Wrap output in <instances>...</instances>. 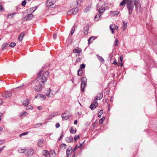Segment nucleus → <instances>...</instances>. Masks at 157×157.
<instances>
[{"label": "nucleus", "instance_id": "nucleus-60", "mask_svg": "<svg viewBox=\"0 0 157 157\" xmlns=\"http://www.w3.org/2000/svg\"><path fill=\"white\" fill-rule=\"evenodd\" d=\"M78 123V121L77 120H75L74 121V124H77Z\"/></svg>", "mask_w": 157, "mask_h": 157}, {"label": "nucleus", "instance_id": "nucleus-53", "mask_svg": "<svg viewBox=\"0 0 157 157\" xmlns=\"http://www.w3.org/2000/svg\"><path fill=\"white\" fill-rule=\"evenodd\" d=\"M118 43V40L117 39H116L115 41V44L116 46H117Z\"/></svg>", "mask_w": 157, "mask_h": 157}, {"label": "nucleus", "instance_id": "nucleus-64", "mask_svg": "<svg viewBox=\"0 0 157 157\" xmlns=\"http://www.w3.org/2000/svg\"><path fill=\"white\" fill-rule=\"evenodd\" d=\"M113 97L112 98V97H111V98H110V101H113Z\"/></svg>", "mask_w": 157, "mask_h": 157}, {"label": "nucleus", "instance_id": "nucleus-17", "mask_svg": "<svg viewBox=\"0 0 157 157\" xmlns=\"http://www.w3.org/2000/svg\"><path fill=\"white\" fill-rule=\"evenodd\" d=\"M98 59L101 62V63H104L105 61L103 58L99 56L98 55H97Z\"/></svg>", "mask_w": 157, "mask_h": 157}, {"label": "nucleus", "instance_id": "nucleus-21", "mask_svg": "<svg viewBox=\"0 0 157 157\" xmlns=\"http://www.w3.org/2000/svg\"><path fill=\"white\" fill-rule=\"evenodd\" d=\"M66 141L68 143H70L73 141V139L72 137H68L66 139Z\"/></svg>", "mask_w": 157, "mask_h": 157}, {"label": "nucleus", "instance_id": "nucleus-31", "mask_svg": "<svg viewBox=\"0 0 157 157\" xmlns=\"http://www.w3.org/2000/svg\"><path fill=\"white\" fill-rule=\"evenodd\" d=\"M101 17V16L100 14V13H99L98 14L96 15L94 17V19H96V18H98V19L97 20V21L98 20V19Z\"/></svg>", "mask_w": 157, "mask_h": 157}, {"label": "nucleus", "instance_id": "nucleus-43", "mask_svg": "<svg viewBox=\"0 0 157 157\" xmlns=\"http://www.w3.org/2000/svg\"><path fill=\"white\" fill-rule=\"evenodd\" d=\"M28 132H24L22 133L21 134H20L19 136L21 137L22 136L27 135L28 134Z\"/></svg>", "mask_w": 157, "mask_h": 157}, {"label": "nucleus", "instance_id": "nucleus-25", "mask_svg": "<svg viewBox=\"0 0 157 157\" xmlns=\"http://www.w3.org/2000/svg\"><path fill=\"white\" fill-rule=\"evenodd\" d=\"M105 10L104 8H100L98 10V12L100 13H103Z\"/></svg>", "mask_w": 157, "mask_h": 157}, {"label": "nucleus", "instance_id": "nucleus-46", "mask_svg": "<svg viewBox=\"0 0 157 157\" xmlns=\"http://www.w3.org/2000/svg\"><path fill=\"white\" fill-rule=\"evenodd\" d=\"M33 107L31 106H28L27 108H26V110H29V109H31V110H32L33 109Z\"/></svg>", "mask_w": 157, "mask_h": 157}, {"label": "nucleus", "instance_id": "nucleus-27", "mask_svg": "<svg viewBox=\"0 0 157 157\" xmlns=\"http://www.w3.org/2000/svg\"><path fill=\"white\" fill-rule=\"evenodd\" d=\"M7 47H8V44L6 43H4L2 46V49L3 50L5 48H6Z\"/></svg>", "mask_w": 157, "mask_h": 157}, {"label": "nucleus", "instance_id": "nucleus-49", "mask_svg": "<svg viewBox=\"0 0 157 157\" xmlns=\"http://www.w3.org/2000/svg\"><path fill=\"white\" fill-rule=\"evenodd\" d=\"M67 145L65 144H61V147H64V149L66 147Z\"/></svg>", "mask_w": 157, "mask_h": 157}, {"label": "nucleus", "instance_id": "nucleus-59", "mask_svg": "<svg viewBox=\"0 0 157 157\" xmlns=\"http://www.w3.org/2000/svg\"><path fill=\"white\" fill-rule=\"evenodd\" d=\"M88 33V31L87 30H86L84 32V34L85 35H86Z\"/></svg>", "mask_w": 157, "mask_h": 157}, {"label": "nucleus", "instance_id": "nucleus-1", "mask_svg": "<svg viewBox=\"0 0 157 157\" xmlns=\"http://www.w3.org/2000/svg\"><path fill=\"white\" fill-rule=\"evenodd\" d=\"M49 75L48 71L43 72V71L39 72L37 78L34 81L33 83L35 85L34 89L37 92L42 90L43 86L47 81L46 78Z\"/></svg>", "mask_w": 157, "mask_h": 157}, {"label": "nucleus", "instance_id": "nucleus-39", "mask_svg": "<svg viewBox=\"0 0 157 157\" xmlns=\"http://www.w3.org/2000/svg\"><path fill=\"white\" fill-rule=\"evenodd\" d=\"M86 67V65L82 63V64L80 66V67L79 69H84Z\"/></svg>", "mask_w": 157, "mask_h": 157}, {"label": "nucleus", "instance_id": "nucleus-24", "mask_svg": "<svg viewBox=\"0 0 157 157\" xmlns=\"http://www.w3.org/2000/svg\"><path fill=\"white\" fill-rule=\"evenodd\" d=\"M42 153L43 155L46 156V157H48L47 156L49 155V151L47 150H44L43 151Z\"/></svg>", "mask_w": 157, "mask_h": 157}, {"label": "nucleus", "instance_id": "nucleus-36", "mask_svg": "<svg viewBox=\"0 0 157 157\" xmlns=\"http://www.w3.org/2000/svg\"><path fill=\"white\" fill-rule=\"evenodd\" d=\"M105 119V118L104 117H103L100 119L99 120V123L100 124H102L103 123V121Z\"/></svg>", "mask_w": 157, "mask_h": 157}, {"label": "nucleus", "instance_id": "nucleus-34", "mask_svg": "<svg viewBox=\"0 0 157 157\" xmlns=\"http://www.w3.org/2000/svg\"><path fill=\"white\" fill-rule=\"evenodd\" d=\"M16 44L14 42H11L10 44V46L11 47L13 48L16 46Z\"/></svg>", "mask_w": 157, "mask_h": 157}, {"label": "nucleus", "instance_id": "nucleus-9", "mask_svg": "<svg viewBox=\"0 0 157 157\" xmlns=\"http://www.w3.org/2000/svg\"><path fill=\"white\" fill-rule=\"evenodd\" d=\"M12 93L10 91H6L2 94V96L4 98H9L12 96Z\"/></svg>", "mask_w": 157, "mask_h": 157}, {"label": "nucleus", "instance_id": "nucleus-8", "mask_svg": "<svg viewBox=\"0 0 157 157\" xmlns=\"http://www.w3.org/2000/svg\"><path fill=\"white\" fill-rule=\"evenodd\" d=\"M81 82L82 85L84 87H85L87 86V79L84 77H82L81 79Z\"/></svg>", "mask_w": 157, "mask_h": 157}, {"label": "nucleus", "instance_id": "nucleus-58", "mask_svg": "<svg viewBox=\"0 0 157 157\" xmlns=\"http://www.w3.org/2000/svg\"><path fill=\"white\" fill-rule=\"evenodd\" d=\"M78 145H77L74 149L73 152H75V151L76 150L77 148L78 147Z\"/></svg>", "mask_w": 157, "mask_h": 157}, {"label": "nucleus", "instance_id": "nucleus-47", "mask_svg": "<svg viewBox=\"0 0 157 157\" xmlns=\"http://www.w3.org/2000/svg\"><path fill=\"white\" fill-rule=\"evenodd\" d=\"M75 26L73 27L72 29V31H71V35H72L75 32Z\"/></svg>", "mask_w": 157, "mask_h": 157}, {"label": "nucleus", "instance_id": "nucleus-6", "mask_svg": "<svg viewBox=\"0 0 157 157\" xmlns=\"http://www.w3.org/2000/svg\"><path fill=\"white\" fill-rule=\"evenodd\" d=\"M73 150L71 147H69L67 149L66 151V153L67 156L69 157V155H71L72 153Z\"/></svg>", "mask_w": 157, "mask_h": 157}, {"label": "nucleus", "instance_id": "nucleus-50", "mask_svg": "<svg viewBox=\"0 0 157 157\" xmlns=\"http://www.w3.org/2000/svg\"><path fill=\"white\" fill-rule=\"evenodd\" d=\"M94 100L95 101H97V100H100V99H99L98 95V96H96L95 97Z\"/></svg>", "mask_w": 157, "mask_h": 157}, {"label": "nucleus", "instance_id": "nucleus-23", "mask_svg": "<svg viewBox=\"0 0 157 157\" xmlns=\"http://www.w3.org/2000/svg\"><path fill=\"white\" fill-rule=\"evenodd\" d=\"M111 13L114 16H117L120 13L119 12L117 11H111Z\"/></svg>", "mask_w": 157, "mask_h": 157}, {"label": "nucleus", "instance_id": "nucleus-16", "mask_svg": "<svg viewBox=\"0 0 157 157\" xmlns=\"http://www.w3.org/2000/svg\"><path fill=\"white\" fill-rule=\"evenodd\" d=\"M44 142V140H39L37 143V145L38 146L40 147H42L43 146V144Z\"/></svg>", "mask_w": 157, "mask_h": 157}, {"label": "nucleus", "instance_id": "nucleus-63", "mask_svg": "<svg viewBox=\"0 0 157 157\" xmlns=\"http://www.w3.org/2000/svg\"><path fill=\"white\" fill-rule=\"evenodd\" d=\"M37 109L39 110L42 109V107L41 106H38L37 107Z\"/></svg>", "mask_w": 157, "mask_h": 157}, {"label": "nucleus", "instance_id": "nucleus-29", "mask_svg": "<svg viewBox=\"0 0 157 157\" xmlns=\"http://www.w3.org/2000/svg\"><path fill=\"white\" fill-rule=\"evenodd\" d=\"M82 74V69H79L78 71V75L79 76H81Z\"/></svg>", "mask_w": 157, "mask_h": 157}, {"label": "nucleus", "instance_id": "nucleus-22", "mask_svg": "<svg viewBox=\"0 0 157 157\" xmlns=\"http://www.w3.org/2000/svg\"><path fill=\"white\" fill-rule=\"evenodd\" d=\"M22 103L24 106H26L29 104V100L28 99H26V100L23 101Z\"/></svg>", "mask_w": 157, "mask_h": 157}, {"label": "nucleus", "instance_id": "nucleus-13", "mask_svg": "<svg viewBox=\"0 0 157 157\" xmlns=\"http://www.w3.org/2000/svg\"><path fill=\"white\" fill-rule=\"evenodd\" d=\"M49 157H55V153L53 150H51L50 152H49Z\"/></svg>", "mask_w": 157, "mask_h": 157}, {"label": "nucleus", "instance_id": "nucleus-5", "mask_svg": "<svg viewBox=\"0 0 157 157\" xmlns=\"http://www.w3.org/2000/svg\"><path fill=\"white\" fill-rule=\"evenodd\" d=\"M26 155L28 157L31 156L34 154V151L32 149H29L26 150Z\"/></svg>", "mask_w": 157, "mask_h": 157}, {"label": "nucleus", "instance_id": "nucleus-62", "mask_svg": "<svg viewBox=\"0 0 157 157\" xmlns=\"http://www.w3.org/2000/svg\"><path fill=\"white\" fill-rule=\"evenodd\" d=\"M120 59L121 61H122L123 60V58L122 57L120 56Z\"/></svg>", "mask_w": 157, "mask_h": 157}, {"label": "nucleus", "instance_id": "nucleus-33", "mask_svg": "<svg viewBox=\"0 0 157 157\" xmlns=\"http://www.w3.org/2000/svg\"><path fill=\"white\" fill-rule=\"evenodd\" d=\"M37 97H40V98H45V97L44 95L41 94H39L38 95H37L36 98Z\"/></svg>", "mask_w": 157, "mask_h": 157}, {"label": "nucleus", "instance_id": "nucleus-35", "mask_svg": "<svg viewBox=\"0 0 157 157\" xmlns=\"http://www.w3.org/2000/svg\"><path fill=\"white\" fill-rule=\"evenodd\" d=\"M127 23L124 22H123V30H124L127 27Z\"/></svg>", "mask_w": 157, "mask_h": 157}, {"label": "nucleus", "instance_id": "nucleus-14", "mask_svg": "<svg viewBox=\"0 0 157 157\" xmlns=\"http://www.w3.org/2000/svg\"><path fill=\"white\" fill-rule=\"evenodd\" d=\"M82 52V50L79 48H77L73 50V52L74 53H77L79 54Z\"/></svg>", "mask_w": 157, "mask_h": 157}, {"label": "nucleus", "instance_id": "nucleus-3", "mask_svg": "<svg viewBox=\"0 0 157 157\" xmlns=\"http://www.w3.org/2000/svg\"><path fill=\"white\" fill-rule=\"evenodd\" d=\"M78 11V9L77 8H73L69 10L67 12L69 15L75 14Z\"/></svg>", "mask_w": 157, "mask_h": 157}, {"label": "nucleus", "instance_id": "nucleus-7", "mask_svg": "<svg viewBox=\"0 0 157 157\" xmlns=\"http://www.w3.org/2000/svg\"><path fill=\"white\" fill-rule=\"evenodd\" d=\"M56 1L54 0H48L46 3V6L50 7L53 5Z\"/></svg>", "mask_w": 157, "mask_h": 157}, {"label": "nucleus", "instance_id": "nucleus-57", "mask_svg": "<svg viewBox=\"0 0 157 157\" xmlns=\"http://www.w3.org/2000/svg\"><path fill=\"white\" fill-rule=\"evenodd\" d=\"M5 147V146H3L2 147H1L0 148V153L1 152V151H2L3 150V149Z\"/></svg>", "mask_w": 157, "mask_h": 157}, {"label": "nucleus", "instance_id": "nucleus-15", "mask_svg": "<svg viewBox=\"0 0 157 157\" xmlns=\"http://www.w3.org/2000/svg\"><path fill=\"white\" fill-rule=\"evenodd\" d=\"M25 36V33L24 32L21 33L19 35L18 39L20 41H21L23 40V38Z\"/></svg>", "mask_w": 157, "mask_h": 157}, {"label": "nucleus", "instance_id": "nucleus-11", "mask_svg": "<svg viewBox=\"0 0 157 157\" xmlns=\"http://www.w3.org/2000/svg\"><path fill=\"white\" fill-rule=\"evenodd\" d=\"M98 106V103L97 101H94L90 106V108L92 110L94 109Z\"/></svg>", "mask_w": 157, "mask_h": 157}, {"label": "nucleus", "instance_id": "nucleus-32", "mask_svg": "<svg viewBox=\"0 0 157 157\" xmlns=\"http://www.w3.org/2000/svg\"><path fill=\"white\" fill-rule=\"evenodd\" d=\"M103 113V110H100V111L98 113V117H101V115Z\"/></svg>", "mask_w": 157, "mask_h": 157}, {"label": "nucleus", "instance_id": "nucleus-28", "mask_svg": "<svg viewBox=\"0 0 157 157\" xmlns=\"http://www.w3.org/2000/svg\"><path fill=\"white\" fill-rule=\"evenodd\" d=\"M56 113H52L49 116L48 118L50 120L52 119L53 117H55L56 115Z\"/></svg>", "mask_w": 157, "mask_h": 157}, {"label": "nucleus", "instance_id": "nucleus-52", "mask_svg": "<svg viewBox=\"0 0 157 157\" xmlns=\"http://www.w3.org/2000/svg\"><path fill=\"white\" fill-rule=\"evenodd\" d=\"M81 91H82V92H84V88L85 87H84V86H82V84H81Z\"/></svg>", "mask_w": 157, "mask_h": 157}, {"label": "nucleus", "instance_id": "nucleus-10", "mask_svg": "<svg viewBox=\"0 0 157 157\" xmlns=\"http://www.w3.org/2000/svg\"><path fill=\"white\" fill-rule=\"evenodd\" d=\"M33 16V15L32 13L28 14L25 16L24 18L26 20H30L32 19Z\"/></svg>", "mask_w": 157, "mask_h": 157}, {"label": "nucleus", "instance_id": "nucleus-51", "mask_svg": "<svg viewBox=\"0 0 157 157\" xmlns=\"http://www.w3.org/2000/svg\"><path fill=\"white\" fill-rule=\"evenodd\" d=\"M112 63L113 64H117L118 66L119 65V64L117 63V60L115 59L113 61V63Z\"/></svg>", "mask_w": 157, "mask_h": 157}, {"label": "nucleus", "instance_id": "nucleus-2", "mask_svg": "<svg viewBox=\"0 0 157 157\" xmlns=\"http://www.w3.org/2000/svg\"><path fill=\"white\" fill-rule=\"evenodd\" d=\"M132 1H129L128 2L127 7L128 10V12L129 16L131 15L134 8V5L132 2Z\"/></svg>", "mask_w": 157, "mask_h": 157}, {"label": "nucleus", "instance_id": "nucleus-38", "mask_svg": "<svg viewBox=\"0 0 157 157\" xmlns=\"http://www.w3.org/2000/svg\"><path fill=\"white\" fill-rule=\"evenodd\" d=\"M103 97V92H101L100 94L98 95V97L99 98V99H101Z\"/></svg>", "mask_w": 157, "mask_h": 157}, {"label": "nucleus", "instance_id": "nucleus-61", "mask_svg": "<svg viewBox=\"0 0 157 157\" xmlns=\"http://www.w3.org/2000/svg\"><path fill=\"white\" fill-rule=\"evenodd\" d=\"M14 14H8L7 15V17H9L10 16H12H12Z\"/></svg>", "mask_w": 157, "mask_h": 157}, {"label": "nucleus", "instance_id": "nucleus-37", "mask_svg": "<svg viewBox=\"0 0 157 157\" xmlns=\"http://www.w3.org/2000/svg\"><path fill=\"white\" fill-rule=\"evenodd\" d=\"M42 123H38L35 124L34 125V128H37L38 127L41 126L42 125Z\"/></svg>", "mask_w": 157, "mask_h": 157}, {"label": "nucleus", "instance_id": "nucleus-48", "mask_svg": "<svg viewBox=\"0 0 157 157\" xmlns=\"http://www.w3.org/2000/svg\"><path fill=\"white\" fill-rule=\"evenodd\" d=\"M4 10V9L2 7V5L1 2H0V11H3Z\"/></svg>", "mask_w": 157, "mask_h": 157}, {"label": "nucleus", "instance_id": "nucleus-45", "mask_svg": "<svg viewBox=\"0 0 157 157\" xmlns=\"http://www.w3.org/2000/svg\"><path fill=\"white\" fill-rule=\"evenodd\" d=\"M80 138L79 136V135H78L77 136H75L74 137V139L75 140V142L77 141V139H79Z\"/></svg>", "mask_w": 157, "mask_h": 157}, {"label": "nucleus", "instance_id": "nucleus-40", "mask_svg": "<svg viewBox=\"0 0 157 157\" xmlns=\"http://www.w3.org/2000/svg\"><path fill=\"white\" fill-rule=\"evenodd\" d=\"M70 132L72 134H75L76 132V131H75V130L72 128H71L70 129Z\"/></svg>", "mask_w": 157, "mask_h": 157}, {"label": "nucleus", "instance_id": "nucleus-20", "mask_svg": "<svg viewBox=\"0 0 157 157\" xmlns=\"http://www.w3.org/2000/svg\"><path fill=\"white\" fill-rule=\"evenodd\" d=\"M129 1L128 0H123L120 3V6H124L125 4L127 3V4L128 2Z\"/></svg>", "mask_w": 157, "mask_h": 157}, {"label": "nucleus", "instance_id": "nucleus-54", "mask_svg": "<svg viewBox=\"0 0 157 157\" xmlns=\"http://www.w3.org/2000/svg\"><path fill=\"white\" fill-rule=\"evenodd\" d=\"M63 132H62V134L60 136V137L58 139V140H59L60 141L61 140V139H62V137H63Z\"/></svg>", "mask_w": 157, "mask_h": 157}, {"label": "nucleus", "instance_id": "nucleus-4", "mask_svg": "<svg viewBox=\"0 0 157 157\" xmlns=\"http://www.w3.org/2000/svg\"><path fill=\"white\" fill-rule=\"evenodd\" d=\"M134 4L137 10H140L141 9V4L139 0H134Z\"/></svg>", "mask_w": 157, "mask_h": 157}, {"label": "nucleus", "instance_id": "nucleus-44", "mask_svg": "<svg viewBox=\"0 0 157 157\" xmlns=\"http://www.w3.org/2000/svg\"><path fill=\"white\" fill-rule=\"evenodd\" d=\"M26 1L25 0H24L22 2L21 5L23 6H24L26 5Z\"/></svg>", "mask_w": 157, "mask_h": 157}, {"label": "nucleus", "instance_id": "nucleus-12", "mask_svg": "<svg viewBox=\"0 0 157 157\" xmlns=\"http://www.w3.org/2000/svg\"><path fill=\"white\" fill-rule=\"evenodd\" d=\"M53 91L52 90H51L50 88H49L48 91V92L46 93V95L48 97H50V94L52 95L53 94Z\"/></svg>", "mask_w": 157, "mask_h": 157}, {"label": "nucleus", "instance_id": "nucleus-55", "mask_svg": "<svg viewBox=\"0 0 157 157\" xmlns=\"http://www.w3.org/2000/svg\"><path fill=\"white\" fill-rule=\"evenodd\" d=\"M60 127V124L59 123H57L56 124V128H59Z\"/></svg>", "mask_w": 157, "mask_h": 157}, {"label": "nucleus", "instance_id": "nucleus-41", "mask_svg": "<svg viewBox=\"0 0 157 157\" xmlns=\"http://www.w3.org/2000/svg\"><path fill=\"white\" fill-rule=\"evenodd\" d=\"M109 28L111 31H112V33H114V29L112 27V25H110L109 26Z\"/></svg>", "mask_w": 157, "mask_h": 157}, {"label": "nucleus", "instance_id": "nucleus-19", "mask_svg": "<svg viewBox=\"0 0 157 157\" xmlns=\"http://www.w3.org/2000/svg\"><path fill=\"white\" fill-rule=\"evenodd\" d=\"M91 8V5H89L88 6H87L86 8L84 10V11L86 12L87 13L89 11H90V9Z\"/></svg>", "mask_w": 157, "mask_h": 157}, {"label": "nucleus", "instance_id": "nucleus-18", "mask_svg": "<svg viewBox=\"0 0 157 157\" xmlns=\"http://www.w3.org/2000/svg\"><path fill=\"white\" fill-rule=\"evenodd\" d=\"M65 115L66 113H64L62 115L61 117L63 120H67L69 118L68 116H66Z\"/></svg>", "mask_w": 157, "mask_h": 157}, {"label": "nucleus", "instance_id": "nucleus-42", "mask_svg": "<svg viewBox=\"0 0 157 157\" xmlns=\"http://www.w3.org/2000/svg\"><path fill=\"white\" fill-rule=\"evenodd\" d=\"M112 27L114 29L117 30L118 29V26L117 25H115V24L111 25Z\"/></svg>", "mask_w": 157, "mask_h": 157}, {"label": "nucleus", "instance_id": "nucleus-30", "mask_svg": "<svg viewBox=\"0 0 157 157\" xmlns=\"http://www.w3.org/2000/svg\"><path fill=\"white\" fill-rule=\"evenodd\" d=\"M18 151L19 153H23L26 151V150L25 149H19Z\"/></svg>", "mask_w": 157, "mask_h": 157}, {"label": "nucleus", "instance_id": "nucleus-56", "mask_svg": "<svg viewBox=\"0 0 157 157\" xmlns=\"http://www.w3.org/2000/svg\"><path fill=\"white\" fill-rule=\"evenodd\" d=\"M57 37V35L56 34H54L53 35V38L54 39H56Z\"/></svg>", "mask_w": 157, "mask_h": 157}, {"label": "nucleus", "instance_id": "nucleus-26", "mask_svg": "<svg viewBox=\"0 0 157 157\" xmlns=\"http://www.w3.org/2000/svg\"><path fill=\"white\" fill-rule=\"evenodd\" d=\"M94 39V36H92L90 37L88 40V42L89 44L90 43H91L93 40Z\"/></svg>", "mask_w": 157, "mask_h": 157}]
</instances>
